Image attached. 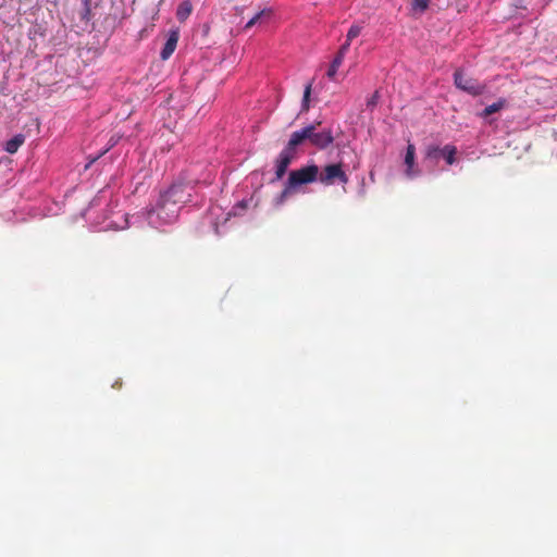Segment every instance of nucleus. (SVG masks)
Returning <instances> with one entry per match:
<instances>
[{
    "label": "nucleus",
    "instance_id": "f257e3e1",
    "mask_svg": "<svg viewBox=\"0 0 557 557\" xmlns=\"http://www.w3.org/2000/svg\"><path fill=\"white\" fill-rule=\"evenodd\" d=\"M190 200V194L186 190V185L182 183L172 184L166 190L160 193L154 206L148 212V219L154 223L156 215L160 224H171L176 221L182 205Z\"/></svg>",
    "mask_w": 557,
    "mask_h": 557
},
{
    "label": "nucleus",
    "instance_id": "f03ea898",
    "mask_svg": "<svg viewBox=\"0 0 557 557\" xmlns=\"http://www.w3.org/2000/svg\"><path fill=\"white\" fill-rule=\"evenodd\" d=\"M321 122L307 125L300 131H296L290 135V146H299L309 140V143L317 149L324 150L334 143V135L331 128L317 131Z\"/></svg>",
    "mask_w": 557,
    "mask_h": 557
},
{
    "label": "nucleus",
    "instance_id": "7ed1b4c3",
    "mask_svg": "<svg viewBox=\"0 0 557 557\" xmlns=\"http://www.w3.org/2000/svg\"><path fill=\"white\" fill-rule=\"evenodd\" d=\"M319 166L317 164H308L300 169L289 172L288 180L284 189L278 197V203H282L287 196L298 186L310 184L318 181Z\"/></svg>",
    "mask_w": 557,
    "mask_h": 557
},
{
    "label": "nucleus",
    "instance_id": "20e7f679",
    "mask_svg": "<svg viewBox=\"0 0 557 557\" xmlns=\"http://www.w3.org/2000/svg\"><path fill=\"white\" fill-rule=\"evenodd\" d=\"M318 181L324 186H331L336 183L346 185L349 178L342 163H331L319 170Z\"/></svg>",
    "mask_w": 557,
    "mask_h": 557
},
{
    "label": "nucleus",
    "instance_id": "39448f33",
    "mask_svg": "<svg viewBox=\"0 0 557 557\" xmlns=\"http://www.w3.org/2000/svg\"><path fill=\"white\" fill-rule=\"evenodd\" d=\"M454 83L458 89L474 97L484 94L486 89L484 84H481L473 77L465 75L460 70L454 73Z\"/></svg>",
    "mask_w": 557,
    "mask_h": 557
},
{
    "label": "nucleus",
    "instance_id": "423d86ee",
    "mask_svg": "<svg viewBox=\"0 0 557 557\" xmlns=\"http://www.w3.org/2000/svg\"><path fill=\"white\" fill-rule=\"evenodd\" d=\"M457 148L454 145H446L443 148L438 146H429L425 151V157L431 160H438L444 158L447 164L451 165L456 162Z\"/></svg>",
    "mask_w": 557,
    "mask_h": 557
},
{
    "label": "nucleus",
    "instance_id": "0eeeda50",
    "mask_svg": "<svg viewBox=\"0 0 557 557\" xmlns=\"http://www.w3.org/2000/svg\"><path fill=\"white\" fill-rule=\"evenodd\" d=\"M297 146H290V139L288 140L286 147L280 152L278 158L276 160V171L275 176L276 180H281L287 171L288 165L290 164Z\"/></svg>",
    "mask_w": 557,
    "mask_h": 557
},
{
    "label": "nucleus",
    "instance_id": "6e6552de",
    "mask_svg": "<svg viewBox=\"0 0 557 557\" xmlns=\"http://www.w3.org/2000/svg\"><path fill=\"white\" fill-rule=\"evenodd\" d=\"M177 41H178V32L177 30L171 32V34H170L169 38L166 39L164 47L162 48L161 53H160V57L162 60H168L173 54V52L176 49Z\"/></svg>",
    "mask_w": 557,
    "mask_h": 557
},
{
    "label": "nucleus",
    "instance_id": "1a4fd4ad",
    "mask_svg": "<svg viewBox=\"0 0 557 557\" xmlns=\"http://www.w3.org/2000/svg\"><path fill=\"white\" fill-rule=\"evenodd\" d=\"M273 15V10L271 8H265L258 12L255 16H252L247 24L245 25V29H249L256 24L267 23Z\"/></svg>",
    "mask_w": 557,
    "mask_h": 557
},
{
    "label": "nucleus",
    "instance_id": "9d476101",
    "mask_svg": "<svg viewBox=\"0 0 557 557\" xmlns=\"http://www.w3.org/2000/svg\"><path fill=\"white\" fill-rule=\"evenodd\" d=\"M24 141L25 136L23 134H17L5 143L4 150L11 154L15 153L18 150V148L24 144Z\"/></svg>",
    "mask_w": 557,
    "mask_h": 557
},
{
    "label": "nucleus",
    "instance_id": "9b49d317",
    "mask_svg": "<svg viewBox=\"0 0 557 557\" xmlns=\"http://www.w3.org/2000/svg\"><path fill=\"white\" fill-rule=\"evenodd\" d=\"M414 156H416V148L412 144H409L407 146L406 156H405V164L407 165L406 173L409 177L413 175L412 168L414 164Z\"/></svg>",
    "mask_w": 557,
    "mask_h": 557
},
{
    "label": "nucleus",
    "instance_id": "f8f14e48",
    "mask_svg": "<svg viewBox=\"0 0 557 557\" xmlns=\"http://www.w3.org/2000/svg\"><path fill=\"white\" fill-rule=\"evenodd\" d=\"M505 106H506V100L505 99H499L497 102H494V103L487 106L483 110L481 115L484 116V117L490 116V115L500 111Z\"/></svg>",
    "mask_w": 557,
    "mask_h": 557
},
{
    "label": "nucleus",
    "instance_id": "ddd939ff",
    "mask_svg": "<svg viewBox=\"0 0 557 557\" xmlns=\"http://www.w3.org/2000/svg\"><path fill=\"white\" fill-rule=\"evenodd\" d=\"M343 60H344V58H342L341 55H335L334 60L332 61V63L327 70V73H326V75L331 79L335 78L336 72H337L338 67L342 65Z\"/></svg>",
    "mask_w": 557,
    "mask_h": 557
},
{
    "label": "nucleus",
    "instance_id": "4468645a",
    "mask_svg": "<svg viewBox=\"0 0 557 557\" xmlns=\"http://www.w3.org/2000/svg\"><path fill=\"white\" fill-rule=\"evenodd\" d=\"M311 89H312V83H308L305 87V90H304V97H302V102H301V111L306 112L309 110L310 108V95H311Z\"/></svg>",
    "mask_w": 557,
    "mask_h": 557
},
{
    "label": "nucleus",
    "instance_id": "2eb2a0df",
    "mask_svg": "<svg viewBox=\"0 0 557 557\" xmlns=\"http://www.w3.org/2000/svg\"><path fill=\"white\" fill-rule=\"evenodd\" d=\"M361 30H362V26L360 24L351 25L346 35V39L348 41H352L355 38H357L361 34Z\"/></svg>",
    "mask_w": 557,
    "mask_h": 557
},
{
    "label": "nucleus",
    "instance_id": "dca6fc26",
    "mask_svg": "<svg viewBox=\"0 0 557 557\" xmlns=\"http://www.w3.org/2000/svg\"><path fill=\"white\" fill-rule=\"evenodd\" d=\"M191 8L188 3L181 5L177 10V17L180 20H185L190 14Z\"/></svg>",
    "mask_w": 557,
    "mask_h": 557
},
{
    "label": "nucleus",
    "instance_id": "f3484780",
    "mask_svg": "<svg viewBox=\"0 0 557 557\" xmlns=\"http://www.w3.org/2000/svg\"><path fill=\"white\" fill-rule=\"evenodd\" d=\"M380 100V94L379 90H375L373 95L367 100V108L370 110H373Z\"/></svg>",
    "mask_w": 557,
    "mask_h": 557
},
{
    "label": "nucleus",
    "instance_id": "a211bd4d",
    "mask_svg": "<svg viewBox=\"0 0 557 557\" xmlns=\"http://www.w3.org/2000/svg\"><path fill=\"white\" fill-rule=\"evenodd\" d=\"M430 0H413V8L419 11L428 9Z\"/></svg>",
    "mask_w": 557,
    "mask_h": 557
},
{
    "label": "nucleus",
    "instance_id": "6ab92c4d",
    "mask_svg": "<svg viewBox=\"0 0 557 557\" xmlns=\"http://www.w3.org/2000/svg\"><path fill=\"white\" fill-rule=\"evenodd\" d=\"M350 42H351V41H348V40L346 39L345 44H343V45L341 46V48L338 49V51H337L336 55H341L342 58H345L346 53H347V52H348V50H349Z\"/></svg>",
    "mask_w": 557,
    "mask_h": 557
},
{
    "label": "nucleus",
    "instance_id": "aec40b11",
    "mask_svg": "<svg viewBox=\"0 0 557 557\" xmlns=\"http://www.w3.org/2000/svg\"><path fill=\"white\" fill-rule=\"evenodd\" d=\"M90 13H91V3L89 4V7H84L83 18L89 20Z\"/></svg>",
    "mask_w": 557,
    "mask_h": 557
},
{
    "label": "nucleus",
    "instance_id": "412c9836",
    "mask_svg": "<svg viewBox=\"0 0 557 557\" xmlns=\"http://www.w3.org/2000/svg\"><path fill=\"white\" fill-rule=\"evenodd\" d=\"M92 0H82L83 7H89Z\"/></svg>",
    "mask_w": 557,
    "mask_h": 557
}]
</instances>
